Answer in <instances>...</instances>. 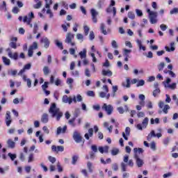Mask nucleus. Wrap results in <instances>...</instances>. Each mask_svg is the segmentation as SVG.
<instances>
[{
  "label": "nucleus",
  "instance_id": "79ce46f5",
  "mask_svg": "<svg viewBox=\"0 0 178 178\" xmlns=\"http://www.w3.org/2000/svg\"><path fill=\"white\" fill-rule=\"evenodd\" d=\"M131 54V49H123V56L129 57V56Z\"/></svg>",
  "mask_w": 178,
  "mask_h": 178
},
{
  "label": "nucleus",
  "instance_id": "13d9d810",
  "mask_svg": "<svg viewBox=\"0 0 178 178\" xmlns=\"http://www.w3.org/2000/svg\"><path fill=\"white\" fill-rule=\"evenodd\" d=\"M71 76H74V77H79L80 76V72L77 70L72 71L71 72Z\"/></svg>",
  "mask_w": 178,
  "mask_h": 178
},
{
  "label": "nucleus",
  "instance_id": "f3484780",
  "mask_svg": "<svg viewBox=\"0 0 178 178\" xmlns=\"http://www.w3.org/2000/svg\"><path fill=\"white\" fill-rule=\"evenodd\" d=\"M51 150L53 152H63L65 151V147L63 146H57L55 145H53L51 146Z\"/></svg>",
  "mask_w": 178,
  "mask_h": 178
},
{
  "label": "nucleus",
  "instance_id": "c756f323",
  "mask_svg": "<svg viewBox=\"0 0 178 178\" xmlns=\"http://www.w3.org/2000/svg\"><path fill=\"white\" fill-rule=\"evenodd\" d=\"M81 59H86L87 58V49H83L79 53Z\"/></svg>",
  "mask_w": 178,
  "mask_h": 178
},
{
  "label": "nucleus",
  "instance_id": "a211bd4d",
  "mask_svg": "<svg viewBox=\"0 0 178 178\" xmlns=\"http://www.w3.org/2000/svg\"><path fill=\"white\" fill-rule=\"evenodd\" d=\"M90 13L92 15V20L93 23H97V22H98V20L97 19V16H98V12H97V10H95V9L92 8L90 10Z\"/></svg>",
  "mask_w": 178,
  "mask_h": 178
},
{
  "label": "nucleus",
  "instance_id": "393cba45",
  "mask_svg": "<svg viewBox=\"0 0 178 178\" xmlns=\"http://www.w3.org/2000/svg\"><path fill=\"white\" fill-rule=\"evenodd\" d=\"M129 136H130V127H127L125 129V133H122V137L127 141V140H129Z\"/></svg>",
  "mask_w": 178,
  "mask_h": 178
},
{
  "label": "nucleus",
  "instance_id": "49530a36",
  "mask_svg": "<svg viewBox=\"0 0 178 178\" xmlns=\"http://www.w3.org/2000/svg\"><path fill=\"white\" fill-rule=\"evenodd\" d=\"M8 156L11 159V161H15L16 158H17V156L16 154H12V153H8Z\"/></svg>",
  "mask_w": 178,
  "mask_h": 178
},
{
  "label": "nucleus",
  "instance_id": "f8f14e48",
  "mask_svg": "<svg viewBox=\"0 0 178 178\" xmlns=\"http://www.w3.org/2000/svg\"><path fill=\"white\" fill-rule=\"evenodd\" d=\"M72 138L75 143H81L83 140V137H81V135L80 134V132H79L77 130H75L74 131Z\"/></svg>",
  "mask_w": 178,
  "mask_h": 178
},
{
  "label": "nucleus",
  "instance_id": "37998d69",
  "mask_svg": "<svg viewBox=\"0 0 178 178\" xmlns=\"http://www.w3.org/2000/svg\"><path fill=\"white\" fill-rule=\"evenodd\" d=\"M127 84L125 85L124 83H122V86L123 87H126L127 88H130L131 87V81H130V79L129 78H127Z\"/></svg>",
  "mask_w": 178,
  "mask_h": 178
},
{
  "label": "nucleus",
  "instance_id": "680f3d73",
  "mask_svg": "<svg viewBox=\"0 0 178 178\" xmlns=\"http://www.w3.org/2000/svg\"><path fill=\"white\" fill-rule=\"evenodd\" d=\"M46 13L47 15H49L50 19H52V17H54V13H52V10H51V9H47Z\"/></svg>",
  "mask_w": 178,
  "mask_h": 178
},
{
  "label": "nucleus",
  "instance_id": "f03ea898",
  "mask_svg": "<svg viewBox=\"0 0 178 178\" xmlns=\"http://www.w3.org/2000/svg\"><path fill=\"white\" fill-rule=\"evenodd\" d=\"M83 102V97L81 96L80 94L73 96V98L67 97V95H65L62 97V102L63 104H69V105H72V103L77 104V102Z\"/></svg>",
  "mask_w": 178,
  "mask_h": 178
},
{
  "label": "nucleus",
  "instance_id": "6e6552de",
  "mask_svg": "<svg viewBox=\"0 0 178 178\" xmlns=\"http://www.w3.org/2000/svg\"><path fill=\"white\" fill-rule=\"evenodd\" d=\"M102 109L103 111H105V112H106L107 115L109 116L111 115H112L113 112V106L111 104H104Z\"/></svg>",
  "mask_w": 178,
  "mask_h": 178
},
{
  "label": "nucleus",
  "instance_id": "aec40b11",
  "mask_svg": "<svg viewBox=\"0 0 178 178\" xmlns=\"http://www.w3.org/2000/svg\"><path fill=\"white\" fill-rule=\"evenodd\" d=\"M30 69H31V64L28 63L26 65H25L23 67V69H22L19 73H18V76H23V73H24L26 72V70H30Z\"/></svg>",
  "mask_w": 178,
  "mask_h": 178
},
{
  "label": "nucleus",
  "instance_id": "603ef678",
  "mask_svg": "<svg viewBox=\"0 0 178 178\" xmlns=\"http://www.w3.org/2000/svg\"><path fill=\"white\" fill-rule=\"evenodd\" d=\"M118 154H119V149L118 148H113L111 150V155H113V156H115V155H118Z\"/></svg>",
  "mask_w": 178,
  "mask_h": 178
},
{
  "label": "nucleus",
  "instance_id": "bb28decb",
  "mask_svg": "<svg viewBox=\"0 0 178 178\" xmlns=\"http://www.w3.org/2000/svg\"><path fill=\"white\" fill-rule=\"evenodd\" d=\"M51 5H52V0H49V2L45 3L44 8L42 9V13H45L47 9H51Z\"/></svg>",
  "mask_w": 178,
  "mask_h": 178
},
{
  "label": "nucleus",
  "instance_id": "052dcab7",
  "mask_svg": "<svg viewBox=\"0 0 178 178\" xmlns=\"http://www.w3.org/2000/svg\"><path fill=\"white\" fill-rule=\"evenodd\" d=\"M83 30L85 35H88V33H90V28L88 26H84Z\"/></svg>",
  "mask_w": 178,
  "mask_h": 178
},
{
  "label": "nucleus",
  "instance_id": "f257e3e1",
  "mask_svg": "<svg viewBox=\"0 0 178 178\" xmlns=\"http://www.w3.org/2000/svg\"><path fill=\"white\" fill-rule=\"evenodd\" d=\"M49 113H50L51 118H56L57 122L60 120V118L63 116V113L60 111V108L56 106V103H52L49 109Z\"/></svg>",
  "mask_w": 178,
  "mask_h": 178
},
{
  "label": "nucleus",
  "instance_id": "ddd939ff",
  "mask_svg": "<svg viewBox=\"0 0 178 178\" xmlns=\"http://www.w3.org/2000/svg\"><path fill=\"white\" fill-rule=\"evenodd\" d=\"M159 108H160V109H163V113L168 114V111H169V109H170V106H169L168 104H165V103L162 101H160L159 102Z\"/></svg>",
  "mask_w": 178,
  "mask_h": 178
},
{
  "label": "nucleus",
  "instance_id": "72a5a7b5",
  "mask_svg": "<svg viewBox=\"0 0 178 178\" xmlns=\"http://www.w3.org/2000/svg\"><path fill=\"white\" fill-rule=\"evenodd\" d=\"M104 127L107 129V130L108 131V133H112V130L113 129V126L111 125L109 126V123L107 122H105L104 123Z\"/></svg>",
  "mask_w": 178,
  "mask_h": 178
},
{
  "label": "nucleus",
  "instance_id": "0e129e2a",
  "mask_svg": "<svg viewBox=\"0 0 178 178\" xmlns=\"http://www.w3.org/2000/svg\"><path fill=\"white\" fill-rule=\"evenodd\" d=\"M48 159L51 163H55L56 162V158L49 156Z\"/></svg>",
  "mask_w": 178,
  "mask_h": 178
},
{
  "label": "nucleus",
  "instance_id": "58836bf2",
  "mask_svg": "<svg viewBox=\"0 0 178 178\" xmlns=\"http://www.w3.org/2000/svg\"><path fill=\"white\" fill-rule=\"evenodd\" d=\"M50 72H51V70H49V67L44 66L43 67V73L44 76H48V74H49Z\"/></svg>",
  "mask_w": 178,
  "mask_h": 178
},
{
  "label": "nucleus",
  "instance_id": "a19ab883",
  "mask_svg": "<svg viewBox=\"0 0 178 178\" xmlns=\"http://www.w3.org/2000/svg\"><path fill=\"white\" fill-rule=\"evenodd\" d=\"M0 10H4V12L8 10V8H6V2L5 1H3L2 5H0Z\"/></svg>",
  "mask_w": 178,
  "mask_h": 178
},
{
  "label": "nucleus",
  "instance_id": "1a4fd4ad",
  "mask_svg": "<svg viewBox=\"0 0 178 178\" xmlns=\"http://www.w3.org/2000/svg\"><path fill=\"white\" fill-rule=\"evenodd\" d=\"M6 51L8 52V56L10 59H13L14 60H17V59H19V54L17 52L12 54V49L10 48H7Z\"/></svg>",
  "mask_w": 178,
  "mask_h": 178
},
{
  "label": "nucleus",
  "instance_id": "338daca9",
  "mask_svg": "<svg viewBox=\"0 0 178 178\" xmlns=\"http://www.w3.org/2000/svg\"><path fill=\"white\" fill-rule=\"evenodd\" d=\"M48 84H49V82L45 81L44 83V84L42 86V88L43 91H45V90H47L48 88Z\"/></svg>",
  "mask_w": 178,
  "mask_h": 178
},
{
  "label": "nucleus",
  "instance_id": "3c124183",
  "mask_svg": "<svg viewBox=\"0 0 178 178\" xmlns=\"http://www.w3.org/2000/svg\"><path fill=\"white\" fill-rule=\"evenodd\" d=\"M159 94H161V90L160 89H155L153 91V97H158V95H159Z\"/></svg>",
  "mask_w": 178,
  "mask_h": 178
},
{
  "label": "nucleus",
  "instance_id": "4c0bfd02",
  "mask_svg": "<svg viewBox=\"0 0 178 178\" xmlns=\"http://www.w3.org/2000/svg\"><path fill=\"white\" fill-rule=\"evenodd\" d=\"M54 42L58 48L60 49H63V43H62V42H59L58 40H55Z\"/></svg>",
  "mask_w": 178,
  "mask_h": 178
},
{
  "label": "nucleus",
  "instance_id": "c85d7f7f",
  "mask_svg": "<svg viewBox=\"0 0 178 178\" xmlns=\"http://www.w3.org/2000/svg\"><path fill=\"white\" fill-rule=\"evenodd\" d=\"M22 77L24 81H26L28 88H31V79H27V76L24 74L22 75Z\"/></svg>",
  "mask_w": 178,
  "mask_h": 178
},
{
  "label": "nucleus",
  "instance_id": "5701e85b",
  "mask_svg": "<svg viewBox=\"0 0 178 178\" xmlns=\"http://www.w3.org/2000/svg\"><path fill=\"white\" fill-rule=\"evenodd\" d=\"M94 136V129L92 128H90L88 131V133L85 134L84 137L86 140H90V137Z\"/></svg>",
  "mask_w": 178,
  "mask_h": 178
},
{
  "label": "nucleus",
  "instance_id": "e2e57ef3",
  "mask_svg": "<svg viewBox=\"0 0 178 178\" xmlns=\"http://www.w3.org/2000/svg\"><path fill=\"white\" fill-rule=\"evenodd\" d=\"M12 12H13V13H14L15 15H17V13H18L19 12H20V9L18 8V7L15 6V7H14V8H13Z\"/></svg>",
  "mask_w": 178,
  "mask_h": 178
},
{
  "label": "nucleus",
  "instance_id": "2eb2a0df",
  "mask_svg": "<svg viewBox=\"0 0 178 178\" xmlns=\"http://www.w3.org/2000/svg\"><path fill=\"white\" fill-rule=\"evenodd\" d=\"M5 122L8 127H9L12 123V117H10V111H6Z\"/></svg>",
  "mask_w": 178,
  "mask_h": 178
},
{
  "label": "nucleus",
  "instance_id": "de8ad7c7",
  "mask_svg": "<svg viewBox=\"0 0 178 178\" xmlns=\"http://www.w3.org/2000/svg\"><path fill=\"white\" fill-rule=\"evenodd\" d=\"M157 67L159 72H162V70H163V67H165V63H160V64L157 65Z\"/></svg>",
  "mask_w": 178,
  "mask_h": 178
},
{
  "label": "nucleus",
  "instance_id": "6e6d98bb",
  "mask_svg": "<svg viewBox=\"0 0 178 178\" xmlns=\"http://www.w3.org/2000/svg\"><path fill=\"white\" fill-rule=\"evenodd\" d=\"M145 84V81L144 79H141L136 83V87H141Z\"/></svg>",
  "mask_w": 178,
  "mask_h": 178
},
{
  "label": "nucleus",
  "instance_id": "ea45409f",
  "mask_svg": "<svg viewBox=\"0 0 178 178\" xmlns=\"http://www.w3.org/2000/svg\"><path fill=\"white\" fill-rule=\"evenodd\" d=\"M34 13L31 12L28 14V16L26 15V21L30 20V22H32L33 19H34Z\"/></svg>",
  "mask_w": 178,
  "mask_h": 178
},
{
  "label": "nucleus",
  "instance_id": "69168bd1",
  "mask_svg": "<svg viewBox=\"0 0 178 178\" xmlns=\"http://www.w3.org/2000/svg\"><path fill=\"white\" fill-rule=\"evenodd\" d=\"M76 38H77V40H79L81 41H83L84 35H83V34H81V33H77Z\"/></svg>",
  "mask_w": 178,
  "mask_h": 178
},
{
  "label": "nucleus",
  "instance_id": "a18cd8bd",
  "mask_svg": "<svg viewBox=\"0 0 178 178\" xmlns=\"http://www.w3.org/2000/svg\"><path fill=\"white\" fill-rule=\"evenodd\" d=\"M9 47H11L13 49H17V43H16V42H10L9 43Z\"/></svg>",
  "mask_w": 178,
  "mask_h": 178
},
{
  "label": "nucleus",
  "instance_id": "9b49d317",
  "mask_svg": "<svg viewBox=\"0 0 178 178\" xmlns=\"http://www.w3.org/2000/svg\"><path fill=\"white\" fill-rule=\"evenodd\" d=\"M148 122H149V119L148 118H145L143 120L142 124H138L136 125V128L138 130H143V129H147V126H148Z\"/></svg>",
  "mask_w": 178,
  "mask_h": 178
},
{
  "label": "nucleus",
  "instance_id": "5fc2aeb1",
  "mask_svg": "<svg viewBox=\"0 0 178 178\" xmlns=\"http://www.w3.org/2000/svg\"><path fill=\"white\" fill-rule=\"evenodd\" d=\"M38 48V44L36 42H33V44L29 47V49H37Z\"/></svg>",
  "mask_w": 178,
  "mask_h": 178
},
{
  "label": "nucleus",
  "instance_id": "e433bc0d",
  "mask_svg": "<svg viewBox=\"0 0 178 178\" xmlns=\"http://www.w3.org/2000/svg\"><path fill=\"white\" fill-rule=\"evenodd\" d=\"M24 23H26L27 26H29L31 29H33V24H31V21L28 20L27 21V16H24L23 18Z\"/></svg>",
  "mask_w": 178,
  "mask_h": 178
},
{
  "label": "nucleus",
  "instance_id": "864d4df0",
  "mask_svg": "<svg viewBox=\"0 0 178 178\" xmlns=\"http://www.w3.org/2000/svg\"><path fill=\"white\" fill-rule=\"evenodd\" d=\"M79 159V156L77 155H74L72 156V165H76L77 161Z\"/></svg>",
  "mask_w": 178,
  "mask_h": 178
},
{
  "label": "nucleus",
  "instance_id": "4d7b16f0",
  "mask_svg": "<svg viewBox=\"0 0 178 178\" xmlns=\"http://www.w3.org/2000/svg\"><path fill=\"white\" fill-rule=\"evenodd\" d=\"M8 73L10 76H16V74H17V70H11L8 71Z\"/></svg>",
  "mask_w": 178,
  "mask_h": 178
},
{
  "label": "nucleus",
  "instance_id": "2f4dec72",
  "mask_svg": "<svg viewBox=\"0 0 178 178\" xmlns=\"http://www.w3.org/2000/svg\"><path fill=\"white\" fill-rule=\"evenodd\" d=\"M102 74L103 76H108V77H111L113 73H112V71L109 70H102Z\"/></svg>",
  "mask_w": 178,
  "mask_h": 178
},
{
  "label": "nucleus",
  "instance_id": "bf43d9fd",
  "mask_svg": "<svg viewBox=\"0 0 178 178\" xmlns=\"http://www.w3.org/2000/svg\"><path fill=\"white\" fill-rule=\"evenodd\" d=\"M178 8H174L170 11V15H177Z\"/></svg>",
  "mask_w": 178,
  "mask_h": 178
},
{
  "label": "nucleus",
  "instance_id": "8fccbe9b",
  "mask_svg": "<svg viewBox=\"0 0 178 178\" xmlns=\"http://www.w3.org/2000/svg\"><path fill=\"white\" fill-rule=\"evenodd\" d=\"M150 123L151 124H159V118H156L155 120H154V118H152L150 120Z\"/></svg>",
  "mask_w": 178,
  "mask_h": 178
},
{
  "label": "nucleus",
  "instance_id": "cd10ccee",
  "mask_svg": "<svg viewBox=\"0 0 178 178\" xmlns=\"http://www.w3.org/2000/svg\"><path fill=\"white\" fill-rule=\"evenodd\" d=\"M99 151L101 154H104V152L108 154L109 151V146L106 145L104 147H99Z\"/></svg>",
  "mask_w": 178,
  "mask_h": 178
},
{
  "label": "nucleus",
  "instance_id": "774afa93",
  "mask_svg": "<svg viewBox=\"0 0 178 178\" xmlns=\"http://www.w3.org/2000/svg\"><path fill=\"white\" fill-rule=\"evenodd\" d=\"M54 97L56 100L59 99V91L58 90L54 91Z\"/></svg>",
  "mask_w": 178,
  "mask_h": 178
},
{
  "label": "nucleus",
  "instance_id": "39448f33",
  "mask_svg": "<svg viewBox=\"0 0 178 178\" xmlns=\"http://www.w3.org/2000/svg\"><path fill=\"white\" fill-rule=\"evenodd\" d=\"M74 40V33H68L66 35V38L65 40V44L67 45H70V47H74L76 45V42L73 41Z\"/></svg>",
  "mask_w": 178,
  "mask_h": 178
},
{
  "label": "nucleus",
  "instance_id": "a878e982",
  "mask_svg": "<svg viewBox=\"0 0 178 178\" xmlns=\"http://www.w3.org/2000/svg\"><path fill=\"white\" fill-rule=\"evenodd\" d=\"M67 129V126H64L62 129V127H58L57 128V131H56V134L58 136H59V134H60V133L65 134L66 133V130Z\"/></svg>",
  "mask_w": 178,
  "mask_h": 178
},
{
  "label": "nucleus",
  "instance_id": "dca6fc26",
  "mask_svg": "<svg viewBox=\"0 0 178 178\" xmlns=\"http://www.w3.org/2000/svg\"><path fill=\"white\" fill-rule=\"evenodd\" d=\"M41 44H44V47L46 49L49 48V44H51V42H49V39L47 37H43L40 39Z\"/></svg>",
  "mask_w": 178,
  "mask_h": 178
},
{
  "label": "nucleus",
  "instance_id": "423d86ee",
  "mask_svg": "<svg viewBox=\"0 0 178 178\" xmlns=\"http://www.w3.org/2000/svg\"><path fill=\"white\" fill-rule=\"evenodd\" d=\"M158 131H159V133L155 134V131H151V132L148 134L147 137V141H151L152 137H157V138H161V137H162V134L161 133V131H162V129L159 128L158 129Z\"/></svg>",
  "mask_w": 178,
  "mask_h": 178
},
{
  "label": "nucleus",
  "instance_id": "20e7f679",
  "mask_svg": "<svg viewBox=\"0 0 178 178\" xmlns=\"http://www.w3.org/2000/svg\"><path fill=\"white\" fill-rule=\"evenodd\" d=\"M147 13L151 24H156L158 23V12L152 11L149 8H147Z\"/></svg>",
  "mask_w": 178,
  "mask_h": 178
},
{
  "label": "nucleus",
  "instance_id": "4be33fe9",
  "mask_svg": "<svg viewBox=\"0 0 178 178\" xmlns=\"http://www.w3.org/2000/svg\"><path fill=\"white\" fill-rule=\"evenodd\" d=\"M170 47L165 46L164 48L167 52H175L176 48H175V42H172L170 43Z\"/></svg>",
  "mask_w": 178,
  "mask_h": 178
},
{
  "label": "nucleus",
  "instance_id": "c03bdc74",
  "mask_svg": "<svg viewBox=\"0 0 178 178\" xmlns=\"http://www.w3.org/2000/svg\"><path fill=\"white\" fill-rule=\"evenodd\" d=\"M100 30L104 35H106L108 34V32H106V30H105V24H101L100 26Z\"/></svg>",
  "mask_w": 178,
  "mask_h": 178
},
{
  "label": "nucleus",
  "instance_id": "c9c22d12",
  "mask_svg": "<svg viewBox=\"0 0 178 178\" xmlns=\"http://www.w3.org/2000/svg\"><path fill=\"white\" fill-rule=\"evenodd\" d=\"M2 60H3V63H4V65L6 66H9L10 65V59L5 57V56H3L2 57Z\"/></svg>",
  "mask_w": 178,
  "mask_h": 178
},
{
  "label": "nucleus",
  "instance_id": "7c9ffc66",
  "mask_svg": "<svg viewBox=\"0 0 178 178\" xmlns=\"http://www.w3.org/2000/svg\"><path fill=\"white\" fill-rule=\"evenodd\" d=\"M49 120V118L48 117V114L43 113L41 118L42 123H48Z\"/></svg>",
  "mask_w": 178,
  "mask_h": 178
},
{
  "label": "nucleus",
  "instance_id": "0eeeda50",
  "mask_svg": "<svg viewBox=\"0 0 178 178\" xmlns=\"http://www.w3.org/2000/svg\"><path fill=\"white\" fill-rule=\"evenodd\" d=\"M170 81H172V79H170V78H167L166 81L163 82L165 88H170V90H176V83H172V84H170Z\"/></svg>",
  "mask_w": 178,
  "mask_h": 178
},
{
  "label": "nucleus",
  "instance_id": "7ed1b4c3",
  "mask_svg": "<svg viewBox=\"0 0 178 178\" xmlns=\"http://www.w3.org/2000/svg\"><path fill=\"white\" fill-rule=\"evenodd\" d=\"M143 152H144V149H143V148L135 147L134 149V158L138 168H142L144 165V160L140 158L141 155H143Z\"/></svg>",
  "mask_w": 178,
  "mask_h": 178
},
{
  "label": "nucleus",
  "instance_id": "b1692460",
  "mask_svg": "<svg viewBox=\"0 0 178 178\" xmlns=\"http://www.w3.org/2000/svg\"><path fill=\"white\" fill-rule=\"evenodd\" d=\"M35 4L33 5V9H40L42 6V1L41 0H33Z\"/></svg>",
  "mask_w": 178,
  "mask_h": 178
},
{
  "label": "nucleus",
  "instance_id": "412c9836",
  "mask_svg": "<svg viewBox=\"0 0 178 178\" xmlns=\"http://www.w3.org/2000/svg\"><path fill=\"white\" fill-rule=\"evenodd\" d=\"M106 13H112L113 16L115 17L116 16V7H112L111 6H108V7L106 9Z\"/></svg>",
  "mask_w": 178,
  "mask_h": 178
},
{
  "label": "nucleus",
  "instance_id": "473e14b6",
  "mask_svg": "<svg viewBox=\"0 0 178 178\" xmlns=\"http://www.w3.org/2000/svg\"><path fill=\"white\" fill-rule=\"evenodd\" d=\"M7 144H8V148H11V149L15 148V147L16 146V143L13 140H12V139H8L7 141Z\"/></svg>",
  "mask_w": 178,
  "mask_h": 178
},
{
  "label": "nucleus",
  "instance_id": "6ab92c4d",
  "mask_svg": "<svg viewBox=\"0 0 178 178\" xmlns=\"http://www.w3.org/2000/svg\"><path fill=\"white\" fill-rule=\"evenodd\" d=\"M136 42L139 48V51H146L147 48L143 44V40L140 39H136Z\"/></svg>",
  "mask_w": 178,
  "mask_h": 178
},
{
  "label": "nucleus",
  "instance_id": "f704fd0d",
  "mask_svg": "<svg viewBox=\"0 0 178 178\" xmlns=\"http://www.w3.org/2000/svg\"><path fill=\"white\" fill-rule=\"evenodd\" d=\"M87 168L89 173H92V172H94V166L92 165V163H91V161H88L87 163Z\"/></svg>",
  "mask_w": 178,
  "mask_h": 178
},
{
  "label": "nucleus",
  "instance_id": "09e8293b",
  "mask_svg": "<svg viewBox=\"0 0 178 178\" xmlns=\"http://www.w3.org/2000/svg\"><path fill=\"white\" fill-rule=\"evenodd\" d=\"M128 17H129V19H131V20H134V19H136V15H134V13H133V12H129Z\"/></svg>",
  "mask_w": 178,
  "mask_h": 178
},
{
  "label": "nucleus",
  "instance_id": "9d476101",
  "mask_svg": "<svg viewBox=\"0 0 178 178\" xmlns=\"http://www.w3.org/2000/svg\"><path fill=\"white\" fill-rule=\"evenodd\" d=\"M129 155L125 154L123 158V162L121 163V169L122 172H127V163L129 162Z\"/></svg>",
  "mask_w": 178,
  "mask_h": 178
},
{
  "label": "nucleus",
  "instance_id": "4468645a",
  "mask_svg": "<svg viewBox=\"0 0 178 178\" xmlns=\"http://www.w3.org/2000/svg\"><path fill=\"white\" fill-rule=\"evenodd\" d=\"M79 114H80V111L76 109L75 113H74V118L69 120V124L71 126H72V127H76V123H74V121L76 120V118H79Z\"/></svg>",
  "mask_w": 178,
  "mask_h": 178
}]
</instances>
